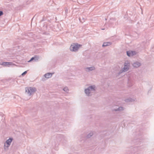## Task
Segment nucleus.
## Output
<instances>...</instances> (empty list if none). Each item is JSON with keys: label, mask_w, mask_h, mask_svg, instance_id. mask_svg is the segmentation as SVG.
Returning <instances> with one entry per match:
<instances>
[{"label": "nucleus", "mask_w": 154, "mask_h": 154, "mask_svg": "<svg viewBox=\"0 0 154 154\" xmlns=\"http://www.w3.org/2000/svg\"><path fill=\"white\" fill-rule=\"evenodd\" d=\"M85 70L87 72L92 71L95 69V68L94 66L86 67L85 68Z\"/></svg>", "instance_id": "nucleus-7"}, {"label": "nucleus", "mask_w": 154, "mask_h": 154, "mask_svg": "<svg viewBox=\"0 0 154 154\" xmlns=\"http://www.w3.org/2000/svg\"><path fill=\"white\" fill-rule=\"evenodd\" d=\"M134 101V100L133 99L131 98H129L126 99H125V101L127 103H129L130 102H132Z\"/></svg>", "instance_id": "nucleus-10"}, {"label": "nucleus", "mask_w": 154, "mask_h": 154, "mask_svg": "<svg viewBox=\"0 0 154 154\" xmlns=\"http://www.w3.org/2000/svg\"><path fill=\"white\" fill-rule=\"evenodd\" d=\"M26 92L30 96L32 94L35 92L37 89L35 87H30L26 88Z\"/></svg>", "instance_id": "nucleus-4"}, {"label": "nucleus", "mask_w": 154, "mask_h": 154, "mask_svg": "<svg viewBox=\"0 0 154 154\" xmlns=\"http://www.w3.org/2000/svg\"><path fill=\"white\" fill-rule=\"evenodd\" d=\"M34 57L36 58H35V59L34 60L35 61L37 60H38V59H39V57L37 56H35Z\"/></svg>", "instance_id": "nucleus-18"}, {"label": "nucleus", "mask_w": 154, "mask_h": 154, "mask_svg": "<svg viewBox=\"0 0 154 154\" xmlns=\"http://www.w3.org/2000/svg\"><path fill=\"white\" fill-rule=\"evenodd\" d=\"M65 12H66V11L67 12V10H65Z\"/></svg>", "instance_id": "nucleus-22"}, {"label": "nucleus", "mask_w": 154, "mask_h": 154, "mask_svg": "<svg viewBox=\"0 0 154 154\" xmlns=\"http://www.w3.org/2000/svg\"><path fill=\"white\" fill-rule=\"evenodd\" d=\"M81 45L77 43H73L70 47V49L72 51H77Z\"/></svg>", "instance_id": "nucleus-3"}, {"label": "nucleus", "mask_w": 154, "mask_h": 154, "mask_svg": "<svg viewBox=\"0 0 154 154\" xmlns=\"http://www.w3.org/2000/svg\"><path fill=\"white\" fill-rule=\"evenodd\" d=\"M3 14V12L2 11H0V16H1Z\"/></svg>", "instance_id": "nucleus-20"}, {"label": "nucleus", "mask_w": 154, "mask_h": 154, "mask_svg": "<svg viewBox=\"0 0 154 154\" xmlns=\"http://www.w3.org/2000/svg\"><path fill=\"white\" fill-rule=\"evenodd\" d=\"M93 132H91L87 135L86 137L87 138H89L91 137L93 135Z\"/></svg>", "instance_id": "nucleus-12"}, {"label": "nucleus", "mask_w": 154, "mask_h": 154, "mask_svg": "<svg viewBox=\"0 0 154 154\" xmlns=\"http://www.w3.org/2000/svg\"><path fill=\"white\" fill-rule=\"evenodd\" d=\"M11 64H12V63H6V66L8 65H10Z\"/></svg>", "instance_id": "nucleus-21"}, {"label": "nucleus", "mask_w": 154, "mask_h": 154, "mask_svg": "<svg viewBox=\"0 0 154 154\" xmlns=\"http://www.w3.org/2000/svg\"><path fill=\"white\" fill-rule=\"evenodd\" d=\"M131 53L132 56L135 55L136 54V52L134 51H131Z\"/></svg>", "instance_id": "nucleus-15"}, {"label": "nucleus", "mask_w": 154, "mask_h": 154, "mask_svg": "<svg viewBox=\"0 0 154 154\" xmlns=\"http://www.w3.org/2000/svg\"><path fill=\"white\" fill-rule=\"evenodd\" d=\"M127 55L129 57L132 56L131 55V51H127Z\"/></svg>", "instance_id": "nucleus-16"}, {"label": "nucleus", "mask_w": 154, "mask_h": 154, "mask_svg": "<svg viewBox=\"0 0 154 154\" xmlns=\"http://www.w3.org/2000/svg\"><path fill=\"white\" fill-rule=\"evenodd\" d=\"M96 88V86L94 85L90 86L85 89V93L87 96H91L93 93L95 91Z\"/></svg>", "instance_id": "nucleus-1"}, {"label": "nucleus", "mask_w": 154, "mask_h": 154, "mask_svg": "<svg viewBox=\"0 0 154 154\" xmlns=\"http://www.w3.org/2000/svg\"><path fill=\"white\" fill-rule=\"evenodd\" d=\"M63 90L64 91L66 92V93H68L69 91L68 87H66L64 88H63Z\"/></svg>", "instance_id": "nucleus-13"}, {"label": "nucleus", "mask_w": 154, "mask_h": 154, "mask_svg": "<svg viewBox=\"0 0 154 154\" xmlns=\"http://www.w3.org/2000/svg\"><path fill=\"white\" fill-rule=\"evenodd\" d=\"M107 20V19H106V18H105V20Z\"/></svg>", "instance_id": "nucleus-25"}, {"label": "nucleus", "mask_w": 154, "mask_h": 154, "mask_svg": "<svg viewBox=\"0 0 154 154\" xmlns=\"http://www.w3.org/2000/svg\"><path fill=\"white\" fill-rule=\"evenodd\" d=\"M35 58H36L35 57H32V58H31V59H30V60H29L28 61V62H31V61H32L33 60H34L35 59Z\"/></svg>", "instance_id": "nucleus-17"}, {"label": "nucleus", "mask_w": 154, "mask_h": 154, "mask_svg": "<svg viewBox=\"0 0 154 154\" xmlns=\"http://www.w3.org/2000/svg\"><path fill=\"white\" fill-rule=\"evenodd\" d=\"M27 71H25V72H23L22 74H21V75H25L26 73H27Z\"/></svg>", "instance_id": "nucleus-19"}, {"label": "nucleus", "mask_w": 154, "mask_h": 154, "mask_svg": "<svg viewBox=\"0 0 154 154\" xmlns=\"http://www.w3.org/2000/svg\"><path fill=\"white\" fill-rule=\"evenodd\" d=\"M13 139L12 138H10L6 141L4 145V148L5 150L8 149V147L10 145Z\"/></svg>", "instance_id": "nucleus-5"}, {"label": "nucleus", "mask_w": 154, "mask_h": 154, "mask_svg": "<svg viewBox=\"0 0 154 154\" xmlns=\"http://www.w3.org/2000/svg\"><path fill=\"white\" fill-rule=\"evenodd\" d=\"M53 74L51 73H48L44 75V76L46 78H50L52 77Z\"/></svg>", "instance_id": "nucleus-9"}, {"label": "nucleus", "mask_w": 154, "mask_h": 154, "mask_svg": "<svg viewBox=\"0 0 154 154\" xmlns=\"http://www.w3.org/2000/svg\"><path fill=\"white\" fill-rule=\"evenodd\" d=\"M79 20H81V18H79Z\"/></svg>", "instance_id": "nucleus-23"}, {"label": "nucleus", "mask_w": 154, "mask_h": 154, "mask_svg": "<svg viewBox=\"0 0 154 154\" xmlns=\"http://www.w3.org/2000/svg\"><path fill=\"white\" fill-rule=\"evenodd\" d=\"M132 65L135 68H137L141 65V63L140 62H136L133 63Z\"/></svg>", "instance_id": "nucleus-6"}, {"label": "nucleus", "mask_w": 154, "mask_h": 154, "mask_svg": "<svg viewBox=\"0 0 154 154\" xmlns=\"http://www.w3.org/2000/svg\"><path fill=\"white\" fill-rule=\"evenodd\" d=\"M124 109V108L122 106H119L117 108L113 109L112 111L115 112H120L123 110Z\"/></svg>", "instance_id": "nucleus-8"}, {"label": "nucleus", "mask_w": 154, "mask_h": 154, "mask_svg": "<svg viewBox=\"0 0 154 154\" xmlns=\"http://www.w3.org/2000/svg\"><path fill=\"white\" fill-rule=\"evenodd\" d=\"M11 63V62H3L2 63H0V64L3 65L4 66H6V63Z\"/></svg>", "instance_id": "nucleus-14"}, {"label": "nucleus", "mask_w": 154, "mask_h": 154, "mask_svg": "<svg viewBox=\"0 0 154 154\" xmlns=\"http://www.w3.org/2000/svg\"><path fill=\"white\" fill-rule=\"evenodd\" d=\"M111 45V42H104L103 45L102 46L103 47H106L107 46H109Z\"/></svg>", "instance_id": "nucleus-11"}, {"label": "nucleus", "mask_w": 154, "mask_h": 154, "mask_svg": "<svg viewBox=\"0 0 154 154\" xmlns=\"http://www.w3.org/2000/svg\"><path fill=\"white\" fill-rule=\"evenodd\" d=\"M130 67V63L129 61H126L125 62L124 64V67L122 68L118 73V75L123 72H125L127 71L129 69Z\"/></svg>", "instance_id": "nucleus-2"}, {"label": "nucleus", "mask_w": 154, "mask_h": 154, "mask_svg": "<svg viewBox=\"0 0 154 154\" xmlns=\"http://www.w3.org/2000/svg\"><path fill=\"white\" fill-rule=\"evenodd\" d=\"M104 29H102V30H104Z\"/></svg>", "instance_id": "nucleus-24"}]
</instances>
